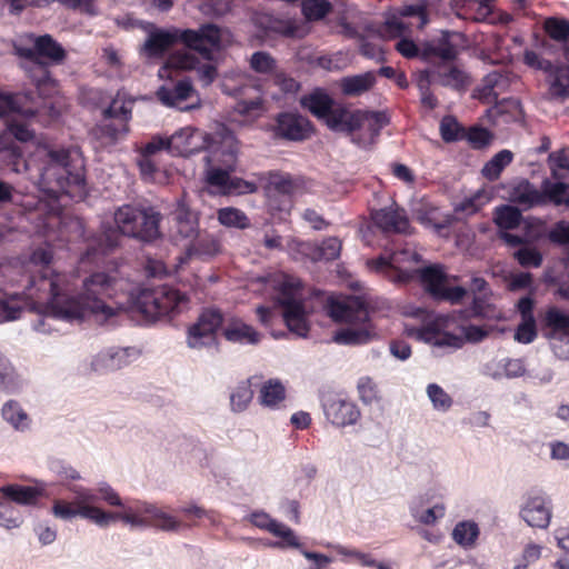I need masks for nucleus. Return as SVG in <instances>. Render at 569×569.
Here are the masks:
<instances>
[{"instance_id": "1", "label": "nucleus", "mask_w": 569, "mask_h": 569, "mask_svg": "<svg viewBox=\"0 0 569 569\" xmlns=\"http://www.w3.org/2000/svg\"><path fill=\"white\" fill-rule=\"evenodd\" d=\"M0 160L17 173L36 166L39 189L50 198L58 199L63 193L74 197L84 191V162L78 150L41 146L33 159L26 160L20 147L11 142L0 149Z\"/></svg>"}, {"instance_id": "2", "label": "nucleus", "mask_w": 569, "mask_h": 569, "mask_svg": "<svg viewBox=\"0 0 569 569\" xmlns=\"http://www.w3.org/2000/svg\"><path fill=\"white\" fill-rule=\"evenodd\" d=\"M68 490L74 495V499L72 501L54 499L51 507L52 515L63 521H71L80 517L100 528H107L111 522L121 521L132 528L151 527L172 533L189 528V525L148 501L138 502V513H133L131 509L123 512H109L93 506L97 497L91 490L84 489L82 486H68Z\"/></svg>"}, {"instance_id": "3", "label": "nucleus", "mask_w": 569, "mask_h": 569, "mask_svg": "<svg viewBox=\"0 0 569 569\" xmlns=\"http://www.w3.org/2000/svg\"><path fill=\"white\" fill-rule=\"evenodd\" d=\"M116 270L110 272L96 271L82 280L81 289L72 296L57 291V282L48 278L42 279L41 289L44 297L37 300L39 310L44 316L61 320L81 319L84 312H101L107 318L114 315L112 307L108 305L121 283Z\"/></svg>"}, {"instance_id": "4", "label": "nucleus", "mask_w": 569, "mask_h": 569, "mask_svg": "<svg viewBox=\"0 0 569 569\" xmlns=\"http://www.w3.org/2000/svg\"><path fill=\"white\" fill-rule=\"evenodd\" d=\"M420 256L410 248H402L392 251L388 257H379L371 260L369 267L386 276L390 281L399 284L408 283L415 276H418L425 290L436 301H448L452 305L459 303L466 290L461 286L449 287L448 276L443 268L433 264L421 269H409L407 266L417 263Z\"/></svg>"}, {"instance_id": "5", "label": "nucleus", "mask_w": 569, "mask_h": 569, "mask_svg": "<svg viewBox=\"0 0 569 569\" xmlns=\"http://www.w3.org/2000/svg\"><path fill=\"white\" fill-rule=\"evenodd\" d=\"M178 42L197 52L203 60H210L213 52L222 48V29L214 23H203L198 29H163L151 24L141 53L148 59H162Z\"/></svg>"}, {"instance_id": "6", "label": "nucleus", "mask_w": 569, "mask_h": 569, "mask_svg": "<svg viewBox=\"0 0 569 569\" xmlns=\"http://www.w3.org/2000/svg\"><path fill=\"white\" fill-rule=\"evenodd\" d=\"M51 259V253L43 248H38L32 252L23 267L26 273L23 276L26 278L24 298L20 295H12L6 299H0V323L18 319L24 307L43 315L37 303L40 296L44 297L41 289L42 279L48 278L56 281L57 291H60L59 277L53 276L50 269Z\"/></svg>"}, {"instance_id": "7", "label": "nucleus", "mask_w": 569, "mask_h": 569, "mask_svg": "<svg viewBox=\"0 0 569 569\" xmlns=\"http://www.w3.org/2000/svg\"><path fill=\"white\" fill-rule=\"evenodd\" d=\"M327 312L335 321L349 325L335 333L333 341L339 345H366L377 337L369 321L368 307L360 298L331 299L328 302Z\"/></svg>"}, {"instance_id": "8", "label": "nucleus", "mask_w": 569, "mask_h": 569, "mask_svg": "<svg viewBox=\"0 0 569 569\" xmlns=\"http://www.w3.org/2000/svg\"><path fill=\"white\" fill-rule=\"evenodd\" d=\"M451 318L447 315H435L420 328L407 329L409 336L416 337L437 348L459 349L465 341L479 342L487 337V331L478 326L461 327L462 335L447 331Z\"/></svg>"}, {"instance_id": "9", "label": "nucleus", "mask_w": 569, "mask_h": 569, "mask_svg": "<svg viewBox=\"0 0 569 569\" xmlns=\"http://www.w3.org/2000/svg\"><path fill=\"white\" fill-rule=\"evenodd\" d=\"M141 207L136 204H123L119 207L114 213L113 219L116 228H104L99 238L90 243L86 252L81 257V264H86L90 260L96 259L98 254H106L114 250L120 242L121 236H127L136 239L138 233L137 221L141 219Z\"/></svg>"}, {"instance_id": "10", "label": "nucleus", "mask_w": 569, "mask_h": 569, "mask_svg": "<svg viewBox=\"0 0 569 569\" xmlns=\"http://www.w3.org/2000/svg\"><path fill=\"white\" fill-rule=\"evenodd\" d=\"M213 141L219 142L214 150H211V157L208 162H218V166H210L206 170V181L209 186L216 187L224 193L228 186L230 173L234 171L238 154V141L233 132L224 126L217 127V134Z\"/></svg>"}, {"instance_id": "11", "label": "nucleus", "mask_w": 569, "mask_h": 569, "mask_svg": "<svg viewBox=\"0 0 569 569\" xmlns=\"http://www.w3.org/2000/svg\"><path fill=\"white\" fill-rule=\"evenodd\" d=\"M188 295L186 291L169 286L153 290H143L137 297L134 309L147 320L154 321L187 308Z\"/></svg>"}, {"instance_id": "12", "label": "nucleus", "mask_w": 569, "mask_h": 569, "mask_svg": "<svg viewBox=\"0 0 569 569\" xmlns=\"http://www.w3.org/2000/svg\"><path fill=\"white\" fill-rule=\"evenodd\" d=\"M277 302L282 307V317L290 332L306 338L310 330L308 312L300 295V283L284 281L281 283Z\"/></svg>"}, {"instance_id": "13", "label": "nucleus", "mask_w": 569, "mask_h": 569, "mask_svg": "<svg viewBox=\"0 0 569 569\" xmlns=\"http://www.w3.org/2000/svg\"><path fill=\"white\" fill-rule=\"evenodd\" d=\"M14 52L33 63L42 67L40 59H47L52 63H60L66 57V51L50 34L20 37L13 43ZM42 72H46L41 68Z\"/></svg>"}, {"instance_id": "14", "label": "nucleus", "mask_w": 569, "mask_h": 569, "mask_svg": "<svg viewBox=\"0 0 569 569\" xmlns=\"http://www.w3.org/2000/svg\"><path fill=\"white\" fill-rule=\"evenodd\" d=\"M523 61L527 66L546 72L548 100L562 102L569 99V66L555 64L550 60L540 58L532 50L525 51Z\"/></svg>"}, {"instance_id": "15", "label": "nucleus", "mask_w": 569, "mask_h": 569, "mask_svg": "<svg viewBox=\"0 0 569 569\" xmlns=\"http://www.w3.org/2000/svg\"><path fill=\"white\" fill-rule=\"evenodd\" d=\"M132 99H126L118 93L109 107L102 111L103 122L98 126L100 134L111 142L123 139L130 130L129 121L132 118Z\"/></svg>"}, {"instance_id": "16", "label": "nucleus", "mask_w": 569, "mask_h": 569, "mask_svg": "<svg viewBox=\"0 0 569 569\" xmlns=\"http://www.w3.org/2000/svg\"><path fill=\"white\" fill-rule=\"evenodd\" d=\"M223 323V315L219 309H204L196 323L188 331V347L191 349H202L217 346V330Z\"/></svg>"}, {"instance_id": "17", "label": "nucleus", "mask_w": 569, "mask_h": 569, "mask_svg": "<svg viewBox=\"0 0 569 569\" xmlns=\"http://www.w3.org/2000/svg\"><path fill=\"white\" fill-rule=\"evenodd\" d=\"M217 130L212 134H206L192 127H184L169 137V153L172 156L189 157L193 153L208 149L214 150L219 143L213 141Z\"/></svg>"}, {"instance_id": "18", "label": "nucleus", "mask_w": 569, "mask_h": 569, "mask_svg": "<svg viewBox=\"0 0 569 569\" xmlns=\"http://www.w3.org/2000/svg\"><path fill=\"white\" fill-rule=\"evenodd\" d=\"M136 347H110L98 352L90 362L91 371L104 375L119 370L140 357Z\"/></svg>"}, {"instance_id": "19", "label": "nucleus", "mask_w": 569, "mask_h": 569, "mask_svg": "<svg viewBox=\"0 0 569 569\" xmlns=\"http://www.w3.org/2000/svg\"><path fill=\"white\" fill-rule=\"evenodd\" d=\"M551 516L550 499L542 492L528 493L519 510V517L532 528H548Z\"/></svg>"}, {"instance_id": "20", "label": "nucleus", "mask_w": 569, "mask_h": 569, "mask_svg": "<svg viewBox=\"0 0 569 569\" xmlns=\"http://www.w3.org/2000/svg\"><path fill=\"white\" fill-rule=\"evenodd\" d=\"M220 50L221 48L219 51ZM214 53L216 51L212 57H214ZM212 59L213 58L206 61H211ZM168 66L181 71H197L198 79L204 87L211 84L218 74L217 68L213 64L208 62L202 63L193 53L186 51H177L172 53L168 59Z\"/></svg>"}, {"instance_id": "21", "label": "nucleus", "mask_w": 569, "mask_h": 569, "mask_svg": "<svg viewBox=\"0 0 569 569\" xmlns=\"http://www.w3.org/2000/svg\"><path fill=\"white\" fill-rule=\"evenodd\" d=\"M463 36L459 32L442 31L438 39L426 43L421 50V58L429 60L430 57H438L443 61H452L459 54V46Z\"/></svg>"}, {"instance_id": "22", "label": "nucleus", "mask_w": 569, "mask_h": 569, "mask_svg": "<svg viewBox=\"0 0 569 569\" xmlns=\"http://www.w3.org/2000/svg\"><path fill=\"white\" fill-rule=\"evenodd\" d=\"M323 411L327 419L338 427L353 425L360 417V412L353 402L335 395L326 397Z\"/></svg>"}, {"instance_id": "23", "label": "nucleus", "mask_w": 569, "mask_h": 569, "mask_svg": "<svg viewBox=\"0 0 569 569\" xmlns=\"http://www.w3.org/2000/svg\"><path fill=\"white\" fill-rule=\"evenodd\" d=\"M172 216L177 236L189 241L194 240L199 236V214L191 208L186 197L177 201Z\"/></svg>"}, {"instance_id": "24", "label": "nucleus", "mask_w": 569, "mask_h": 569, "mask_svg": "<svg viewBox=\"0 0 569 569\" xmlns=\"http://www.w3.org/2000/svg\"><path fill=\"white\" fill-rule=\"evenodd\" d=\"M311 126L308 119L293 112H281L276 118L274 132L287 140L301 141L309 137Z\"/></svg>"}, {"instance_id": "25", "label": "nucleus", "mask_w": 569, "mask_h": 569, "mask_svg": "<svg viewBox=\"0 0 569 569\" xmlns=\"http://www.w3.org/2000/svg\"><path fill=\"white\" fill-rule=\"evenodd\" d=\"M541 187L537 188L528 179H519L509 186L508 199L522 210L543 207Z\"/></svg>"}, {"instance_id": "26", "label": "nucleus", "mask_w": 569, "mask_h": 569, "mask_svg": "<svg viewBox=\"0 0 569 569\" xmlns=\"http://www.w3.org/2000/svg\"><path fill=\"white\" fill-rule=\"evenodd\" d=\"M375 226L383 232L409 233L410 224L403 209L397 206H390L377 210L372 213Z\"/></svg>"}, {"instance_id": "27", "label": "nucleus", "mask_w": 569, "mask_h": 569, "mask_svg": "<svg viewBox=\"0 0 569 569\" xmlns=\"http://www.w3.org/2000/svg\"><path fill=\"white\" fill-rule=\"evenodd\" d=\"M156 94L158 100L166 107L190 110L192 106H182V103L194 96L196 90L189 79H182L172 87H160Z\"/></svg>"}, {"instance_id": "28", "label": "nucleus", "mask_w": 569, "mask_h": 569, "mask_svg": "<svg viewBox=\"0 0 569 569\" xmlns=\"http://www.w3.org/2000/svg\"><path fill=\"white\" fill-rule=\"evenodd\" d=\"M36 96L34 91L21 92L14 96L0 93V117L11 114H20L24 118L33 117L37 112L33 107Z\"/></svg>"}, {"instance_id": "29", "label": "nucleus", "mask_w": 569, "mask_h": 569, "mask_svg": "<svg viewBox=\"0 0 569 569\" xmlns=\"http://www.w3.org/2000/svg\"><path fill=\"white\" fill-rule=\"evenodd\" d=\"M436 83L452 90L465 92L470 84L469 74L458 66L439 63L433 67Z\"/></svg>"}, {"instance_id": "30", "label": "nucleus", "mask_w": 569, "mask_h": 569, "mask_svg": "<svg viewBox=\"0 0 569 569\" xmlns=\"http://www.w3.org/2000/svg\"><path fill=\"white\" fill-rule=\"evenodd\" d=\"M487 117L493 124L519 122L523 118V111L518 99L507 98L489 108Z\"/></svg>"}, {"instance_id": "31", "label": "nucleus", "mask_w": 569, "mask_h": 569, "mask_svg": "<svg viewBox=\"0 0 569 569\" xmlns=\"http://www.w3.org/2000/svg\"><path fill=\"white\" fill-rule=\"evenodd\" d=\"M543 207L552 204L556 208H569V183L563 179L546 178L541 181Z\"/></svg>"}, {"instance_id": "32", "label": "nucleus", "mask_w": 569, "mask_h": 569, "mask_svg": "<svg viewBox=\"0 0 569 569\" xmlns=\"http://www.w3.org/2000/svg\"><path fill=\"white\" fill-rule=\"evenodd\" d=\"M141 219L137 221L138 233L136 239L143 242H151L160 238V222L162 219L161 213L153 207H141Z\"/></svg>"}, {"instance_id": "33", "label": "nucleus", "mask_w": 569, "mask_h": 569, "mask_svg": "<svg viewBox=\"0 0 569 569\" xmlns=\"http://www.w3.org/2000/svg\"><path fill=\"white\" fill-rule=\"evenodd\" d=\"M360 110L349 111L345 108H333L326 119L329 129L336 132L351 134L359 130Z\"/></svg>"}, {"instance_id": "34", "label": "nucleus", "mask_w": 569, "mask_h": 569, "mask_svg": "<svg viewBox=\"0 0 569 569\" xmlns=\"http://www.w3.org/2000/svg\"><path fill=\"white\" fill-rule=\"evenodd\" d=\"M377 82V76L373 71H367L360 74L343 77L339 87L347 97H359L370 91Z\"/></svg>"}, {"instance_id": "35", "label": "nucleus", "mask_w": 569, "mask_h": 569, "mask_svg": "<svg viewBox=\"0 0 569 569\" xmlns=\"http://www.w3.org/2000/svg\"><path fill=\"white\" fill-rule=\"evenodd\" d=\"M508 86L507 79L498 71L488 73L481 84L475 90L473 97L482 102L496 101L500 92Z\"/></svg>"}, {"instance_id": "36", "label": "nucleus", "mask_w": 569, "mask_h": 569, "mask_svg": "<svg viewBox=\"0 0 569 569\" xmlns=\"http://www.w3.org/2000/svg\"><path fill=\"white\" fill-rule=\"evenodd\" d=\"M223 336L230 342L251 346L258 345L262 337L252 326L241 320L231 321L223 330Z\"/></svg>"}, {"instance_id": "37", "label": "nucleus", "mask_w": 569, "mask_h": 569, "mask_svg": "<svg viewBox=\"0 0 569 569\" xmlns=\"http://www.w3.org/2000/svg\"><path fill=\"white\" fill-rule=\"evenodd\" d=\"M543 28L551 40L561 46L562 58L569 62V21L563 18L549 17L545 20Z\"/></svg>"}, {"instance_id": "38", "label": "nucleus", "mask_w": 569, "mask_h": 569, "mask_svg": "<svg viewBox=\"0 0 569 569\" xmlns=\"http://www.w3.org/2000/svg\"><path fill=\"white\" fill-rule=\"evenodd\" d=\"M286 399V387L278 378L264 381L259 391L258 401L262 407L278 409Z\"/></svg>"}, {"instance_id": "39", "label": "nucleus", "mask_w": 569, "mask_h": 569, "mask_svg": "<svg viewBox=\"0 0 569 569\" xmlns=\"http://www.w3.org/2000/svg\"><path fill=\"white\" fill-rule=\"evenodd\" d=\"M300 104L323 121L333 110V100L321 90H315L310 94L301 97Z\"/></svg>"}, {"instance_id": "40", "label": "nucleus", "mask_w": 569, "mask_h": 569, "mask_svg": "<svg viewBox=\"0 0 569 569\" xmlns=\"http://www.w3.org/2000/svg\"><path fill=\"white\" fill-rule=\"evenodd\" d=\"M422 497H416L411 500L409 510L412 518L426 526L435 525L439 519L445 517V506L435 505L426 510L421 509Z\"/></svg>"}, {"instance_id": "41", "label": "nucleus", "mask_w": 569, "mask_h": 569, "mask_svg": "<svg viewBox=\"0 0 569 569\" xmlns=\"http://www.w3.org/2000/svg\"><path fill=\"white\" fill-rule=\"evenodd\" d=\"M219 251V242L209 234H202L201 231L194 240H190L186 254L188 258L200 257L210 258Z\"/></svg>"}, {"instance_id": "42", "label": "nucleus", "mask_w": 569, "mask_h": 569, "mask_svg": "<svg viewBox=\"0 0 569 569\" xmlns=\"http://www.w3.org/2000/svg\"><path fill=\"white\" fill-rule=\"evenodd\" d=\"M2 418L16 430L24 431L29 428L30 419L19 402L14 400L7 401L1 410Z\"/></svg>"}, {"instance_id": "43", "label": "nucleus", "mask_w": 569, "mask_h": 569, "mask_svg": "<svg viewBox=\"0 0 569 569\" xmlns=\"http://www.w3.org/2000/svg\"><path fill=\"white\" fill-rule=\"evenodd\" d=\"M543 322L551 330V333L548 335L549 337L557 333L569 336V312L558 307H550L545 313Z\"/></svg>"}, {"instance_id": "44", "label": "nucleus", "mask_w": 569, "mask_h": 569, "mask_svg": "<svg viewBox=\"0 0 569 569\" xmlns=\"http://www.w3.org/2000/svg\"><path fill=\"white\" fill-rule=\"evenodd\" d=\"M340 251L341 241L336 237H328L312 247L310 257L313 261H332L340 256Z\"/></svg>"}, {"instance_id": "45", "label": "nucleus", "mask_w": 569, "mask_h": 569, "mask_svg": "<svg viewBox=\"0 0 569 569\" xmlns=\"http://www.w3.org/2000/svg\"><path fill=\"white\" fill-rule=\"evenodd\" d=\"M479 527L475 521H460L452 530V539L465 548L472 547L479 536Z\"/></svg>"}, {"instance_id": "46", "label": "nucleus", "mask_w": 569, "mask_h": 569, "mask_svg": "<svg viewBox=\"0 0 569 569\" xmlns=\"http://www.w3.org/2000/svg\"><path fill=\"white\" fill-rule=\"evenodd\" d=\"M513 153L503 149L496 153L482 168V174L489 180H496L500 177L502 170L511 163Z\"/></svg>"}, {"instance_id": "47", "label": "nucleus", "mask_w": 569, "mask_h": 569, "mask_svg": "<svg viewBox=\"0 0 569 569\" xmlns=\"http://www.w3.org/2000/svg\"><path fill=\"white\" fill-rule=\"evenodd\" d=\"M332 11L328 0H301V12L308 22L320 21Z\"/></svg>"}, {"instance_id": "48", "label": "nucleus", "mask_w": 569, "mask_h": 569, "mask_svg": "<svg viewBox=\"0 0 569 569\" xmlns=\"http://www.w3.org/2000/svg\"><path fill=\"white\" fill-rule=\"evenodd\" d=\"M493 220L499 228L509 230L520 224L522 214L519 208L505 204L496 209Z\"/></svg>"}, {"instance_id": "49", "label": "nucleus", "mask_w": 569, "mask_h": 569, "mask_svg": "<svg viewBox=\"0 0 569 569\" xmlns=\"http://www.w3.org/2000/svg\"><path fill=\"white\" fill-rule=\"evenodd\" d=\"M268 184L271 190L282 196H291L300 188L297 179L281 172H270Z\"/></svg>"}, {"instance_id": "50", "label": "nucleus", "mask_w": 569, "mask_h": 569, "mask_svg": "<svg viewBox=\"0 0 569 569\" xmlns=\"http://www.w3.org/2000/svg\"><path fill=\"white\" fill-rule=\"evenodd\" d=\"M1 492L10 500L20 505H33L39 497V491L32 487L18 485L4 486Z\"/></svg>"}, {"instance_id": "51", "label": "nucleus", "mask_w": 569, "mask_h": 569, "mask_svg": "<svg viewBox=\"0 0 569 569\" xmlns=\"http://www.w3.org/2000/svg\"><path fill=\"white\" fill-rule=\"evenodd\" d=\"M359 129L366 128L371 138L380 134L381 129L389 122L386 113L380 111H362L360 110Z\"/></svg>"}, {"instance_id": "52", "label": "nucleus", "mask_w": 569, "mask_h": 569, "mask_svg": "<svg viewBox=\"0 0 569 569\" xmlns=\"http://www.w3.org/2000/svg\"><path fill=\"white\" fill-rule=\"evenodd\" d=\"M501 371L488 372L493 379L506 377L508 379L520 378L528 375L525 362L522 359L505 358L499 362Z\"/></svg>"}, {"instance_id": "53", "label": "nucleus", "mask_w": 569, "mask_h": 569, "mask_svg": "<svg viewBox=\"0 0 569 569\" xmlns=\"http://www.w3.org/2000/svg\"><path fill=\"white\" fill-rule=\"evenodd\" d=\"M253 398L249 381L240 382L230 393V407L236 413L244 411Z\"/></svg>"}, {"instance_id": "54", "label": "nucleus", "mask_w": 569, "mask_h": 569, "mask_svg": "<svg viewBox=\"0 0 569 569\" xmlns=\"http://www.w3.org/2000/svg\"><path fill=\"white\" fill-rule=\"evenodd\" d=\"M20 383L10 360L0 352V388L13 392Z\"/></svg>"}, {"instance_id": "55", "label": "nucleus", "mask_w": 569, "mask_h": 569, "mask_svg": "<svg viewBox=\"0 0 569 569\" xmlns=\"http://www.w3.org/2000/svg\"><path fill=\"white\" fill-rule=\"evenodd\" d=\"M218 220L226 227L239 229L249 227L248 217L241 210L231 207L220 209L218 211Z\"/></svg>"}, {"instance_id": "56", "label": "nucleus", "mask_w": 569, "mask_h": 569, "mask_svg": "<svg viewBox=\"0 0 569 569\" xmlns=\"http://www.w3.org/2000/svg\"><path fill=\"white\" fill-rule=\"evenodd\" d=\"M548 164L553 179H565L569 171V150L551 152L548 157Z\"/></svg>"}, {"instance_id": "57", "label": "nucleus", "mask_w": 569, "mask_h": 569, "mask_svg": "<svg viewBox=\"0 0 569 569\" xmlns=\"http://www.w3.org/2000/svg\"><path fill=\"white\" fill-rule=\"evenodd\" d=\"M427 395L433 409L446 412L452 406V398L437 383H430L427 387Z\"/></svg>"}, {"instance_id": "58", "label": "nucleus", "mask_w": 569, "mask_h": 569, "mask_svg": "<svg viewBox=\"0 0 569 569\" xmlns=\"http://www.w3.org/2000/svg\"><path fill=\"white\" fill-rule=\"evenodd\" d=\"M84 489L90 490V488ZM91 491L96 495L97 500L93 502V506H96V502L101 499L104 501L108 506L111 507H120L124 508L122 503V499L120 498L119 493L107 482H100L97 487V489H91Z\"/></svg>"}, {"instance_id": "59", "label": "nucleus", "mask_w": 569, "mask_h": 569, "mask_svg": "<svg viewBox=\"0 0 569 569\" xmlns=\"http://www.w3.org/2000/svg\"><path fill=\"white\" fill-rule=\"evenodd\" d=\"M357 389L360 399L366 405H371L379 399L378 386L370 377H361L358 380Z\"/></svg>"}, {"instance_id": "60", "label": "nucleus", "mask_w": 569, "mask_h": 569, "mask_svg": "<svg viewBox=\"0 0 569 569\" xmlns=\"http://www.w3.org/2000/svg\"><path fill=\"white\" fill-rule=\"evenodd\" d=\"M440 133L446 142H453L459 140L465 132L453 117L447 116L440 122Z\"/></svg>"}, {"instance_id": "61", "label": "nucleus", "mask_w": 569, "mask_h": 569, "mask_svg": "<svg viewBox=\"0 0 569 569\" xmlns=\"http://www.w3.org/2000/svg\"><path fill=\"white\" fill-rule=\"evenodd\" d=\"M250 67L259 73H271L276 70V60L264 51H257L250 58Z\"/></svg>"}, {"instance_id": "62", "label": "nucleus", "mask_w": 569, "mask_h": 569, "mask_svg": "<svg viewBox=\"0 0 569 569\" xmlns=\"http://www.w3.org/2000/svg\"><path fill=\"white\" fill-rule=\"evenodd\" d=\"M513 256L522 267H539L542 262L541 253L527 246L518 249Z\"/></svg>"}, {"instance_id": "63", "label": "nucleus", "mask_w": 569, "mask_h": 569, "mask_svg": "<svg viewBox=\"0 0 569 569\" xmlns=\"http://www.w3.org/2000/svg\"><path fill=\"white\" fill-rule=\"evenodd\" d=\"M411 211L413 217L422 224L429 226L433 223L436 209L422 200H417L411 203Z\"/></svg>"}, {"instance_id": "64", "label": "nucleus", "mask_w": 569, "mask_h": 569, "mask_svg": "<svg viewBox=\"0 0 569 569\" xmlns=\"http://www.w3.org/2000/svg\"><path fill=\"white\" fill-rule=\"evenodd\" d=\"M537 337L536 325L533 317L523 320L517 328L515 340L520 343H530Z\"/></svg>"}]
</instances>
